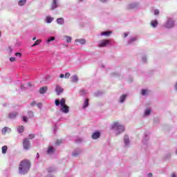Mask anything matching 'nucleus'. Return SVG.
Returning a JSON list of instances; mask_svg holds the SVG:
<instances>
[{
    "label": "nucleus",
    "mask_w": 177,
    "mask_h": 177,
    "mask_svg": "<svg viewBox=\"0 0 177 177\" xmlns=\"http://www.w3.org/2000/svg\"><path fill=\"white\" fill-rule=\"evenodd\" d=\"M35 138V134H30L29 135V138L30 139H34Z\"/></svg>",
    "instance_id": "nucleus-36"
},
{
    "label": "nucleus",
    "mask_w": 177,
    "mask_h": 177,
    "mask_svg": "<svg viewBox=\"0 0 177 177\" xmlns=\"http://www.w3.org/2000/svg\"><path fill=\"white\" fill-rule=\"evenodd\" d=\"M154 15L156 16H157V15H160V10H158V9L154 10Z\"/></svg>",
    "instance_id": "nucleus-34"
},
{
    "label": "nucleus",
    "mask_w": 177,
    "mask_h": 177,
    "mask_svg": "<svg viewBox=\"0 0 177 177\" xmlns=\"http://www.w3.org/2000/svg\"><path fill=\"white\" fill-rule=\"evenodd\" d=\"M30 167H31V163H30V160L27 159L23 160L19 163V173L21 175H26V174H28L30 171Z\"/></svg>",
    "instance_id": "nucleus-1"
},
{
    "label": "nucleus",
    "mask_w": 177,
    "mask_h": 177,
    "mask_svg": "<svg viewBox=\"0 0 177 177\" xmlns=\"http://www.w3.org/2000/svg\"><path fill=\"white\" fill-rule=\"evenodd\" d=\"M142 96H145V95H146L147 93V90H142V92H141Z\"/></svg>",
    "instance_id": "nucleus-33"
},
{
    "label": "nucleus",
    "mask_w": 177,
    "mask_h": 177,
    "mask_svg": "<svg viewBox=\"0 0 177 177\" xmlns=\"http://www.w3.org/2000/svg\"><path fill=\"white\" fill-rule=\"evenodd\" d=\"M73 156L75 157V156H77V153H73Z\"/></svg>",
    "instance_id": "nucleus-50"
},
{
    "label": "nucleus",
    "mask_w": 177,
    "mask_h": 177,
    "mask_svg": "<svg viewBox=\"0 0 177 177\" xmlns=\"http://www.w3.org/2000/svg\"><path fill=\"white\" fill-rule=\"evenodd\" d=\"M15 56H19V57H21V53H16Z\"/></svg>",
    "instance_id": "nucleus-40"
},
{
    "label": "nucleus",
    "mask_w": 177,
    "mask_h": 177,
    "mask_svg": "<svg viewBox=\"0 0 177 177\" xmlns=\"http://www.w3.org/2000/svg\"><path fill=\"white\" fill-rule=\"evenodd\" d=\"M37 156H39V153H37Z\"/></svg>",
    "instance_id": "nucleus-52"
},
{
    "label": "nucleus",
    "mask_w": 177,
    "mask_h": 177,
    "mask_svg": "<svg viewBox=\"0 0 177 177\" xmlns=\"http://www.w3.org/2000/svg\"><path fill=\"white\" fill-rule=\"evenodd\" d=\"M75 42H79L81 45H84L86 43V40L85 39H76Z\"/></svg>",
    "instance_id": "nucleus-15"
},
{
    "label": "nucleus",
    "mask_w": 177,
    "mask_h": 177,
    "mask_svg": "<svg viewBox=\"0 0 177 177\" xmlns=\"http://www.w3.org/2000/svg\"><path fill=\"white\" fill-rule=\"evenodd\" d=\"M59 77H60V78H63L65 76H64V74L62 73V74H60Z\"/></svg>",
    "instance_id": "nucleus-42"
},
{
    "label": "nucleus",
    "mask_w": 177,
    "mask_h": 177,
    "mask_svg": "<svg viewBox=\"0 0 177 177\" xmlns=\"http://www.w3.org/2000/svg\"><path fill=\"white\" fill-rule=\"evenodd\" d=\"M23 147L25 150H28L31 146L28 138H24L22 141Z\"/></svg>",
    "instance_id": "nucleus-3"
},
{
    "label": "nucleus",
    "mask_w": 177,
    "mask_h": 177,
    "mask_svg": "<svg viewBox=\"0 0 177 177\" xmlns=\"http://www.w3.org/2000/svg\"><path fill=\"white\" fill-rule=\"evenodd\" d=\"M47 91H48V86H44L40 88L39 93H41V95H44V93H46Z\"/></svg>",
    "instance_id": "nucleus-11"
},
{
    "label": "nucleus",
    "mask_w": 177,
    "mask_h": 177,
    "mask_svg": "<svg viewBox=\"0 0 177 177\" xmlns=\"http://www.w3.org/2000/svg\"><path fill=\"white\" fill-rule=\"evenodd\" d=\"M110 44V40L108 39H102L100 41L99 47L100 48H104V46H107Z\"/></svg>",
    "instance_id": "nucleus-4"
},
{
    "label": "nucleus",
    "mask_w": 177,
    "mask_h": 177,
    "mask_svg": "<svg viewBox=\"0 0 177 177\" xmlns=\"http://www.w3.org/2000/svg\"><path fill=\"white\" fill-rule=\"evenodd\" d=\"M136 8H138V5L135 3L129 4L127 9V10H131V9H135Z\"/></svg>",
    "instance_id": "nucleus-13"
},
{
    "label": "nucleus",
    "mask_w": 177,
    "mask_h": 177,
    "mask_svg": "<svg viewBox=\"0 0 177 177\" xmlns=\"http://www.w3.org/2000/svg\"><path fill=\"white\" fill-rule=\"evenodd\" d=\"M17 116V113H10L9 115L10 118H16Z\"/></svg>",
    "instance_id": "nucleus-28"
},
{
    "label": "nucleus",
    "mask_w": 177,
    "mask_h": 177,
    "mask_svg": "<svg viewBox=\"0 0 177 177\" xmlns=\"http://www.w3.org/2000/svg\"><path fill=\"white\" fill-rule=\"evenodd\" d=\"M111 34V31H106V32H102L101 35L103 36L104 35L105 37H109Z\"/></svg>",
    "instance_id": "nucleus-21"
},
{
    "label": "nucleus",
    "mask_w": 177,
    "mask_h": 177,
    "mask_svg": "<svg viewBox=\"0 0 177 177\" xmlns=\"http://www.w3.org/2000/svg\"><path fill=\"white\" fill-rule=\"evenodd\" d=\"M70 73H65V78H70Z\"/></svg>",
    "instance_id": "nucleus-37"
},
{
    "label": "nucleus",
    "mask_w": 177,
    "mask_h": 177,
    "mask_svg": "<svg viewBox=\"0 0 177 177\" xmlns=\"http://www.w3.org/2000/svg\"><path fill=\"white\" fill-rule=\"evenodd\" d=\"M11 131L12 130L10 129V128L6 127L3 128L1 130L3 135H6V133H10Z\"/></svg>",
    "instance_id": "nucleus-10"
},
{
    "label": "nucleus",
    "mask_w": 177,
    "mask_h": 177,
    "mask_svg": "<svg viewBox=\"0 0 177 177\" xmlns=\"http://www.w3.org/2000/svg\"><path fill=\"white\" fill-rule=\"evenodd\" d=\"M55 145H56L57 146H58V145H62V140H57Z\"/></svg>",
    "instance_id": "nucleus-38"
},
{
    "label": "nucleus",
    "mask_w": 177,
    "mask_h": 177,
    "mask_svg": "<svg viewBox=\"0 0 177 177\" xmlns=\"http://www.w3.org/2000/svg\"><path fill=\"white\" fill-rule=\"evenodd\" d=\"M41 41H42V40H41V39H37V40L35 42V44H33L32 45V46H37V45H39V44H41Z\"/></svg>",
    "instance_id": "nucleus-25"
},
{
    "label": "nucleus",
    "mask_w": 177,
    "mask_h": 177,
    "mask_svg": "<svg viewBox=\"0 0 177 177\" xmlns=\"http://www.w3.org/2000/svg\"><path fill=\"white\" fill-rule=\"evenodd\" d=\"M151 113V111L150 109H147L145 112V115H149Z\"/></svg>",
    "instance_id": "nucleus-32"
},
{
    "label": "nucleus",
    "mask_w": 177,
    "mask_h": 177,
    "mask_svg": "<svg viewBox=\"0 0 177 177\" xmlns=\"http://www.w3.org/2000/svg\"><path fill=\"white\" fill-rule=\"evenodd\" d=\"M53 171V169H52V168L48 169V172H52Z\"/></svg>",
    "instance_id": "nucleus-45"
},
{
    "label": "nucleus",
    "mask_w": 177,
    "mask_h": 177,
    "mask_svg": "<svg viewBox=\"0 0 177 177\" xmlns=\"http://www.w3.org/2000/svg\"><path fill=\"white\" fill-rule=\"evenodd\" d=\"M151 26L153 28H156L158 26V21L157 20H153L151 21Z\"/></svg>",
    "instance_id": "nucleus-14"
},
{
    "label": "nucleus",
    "mask_w": 177,
    "mask_h": 177,
    "mask_svg": "<svg viewBox=\"0 0 177 177\" xmlns=\"http://www.w3.org/2000/svg\"><path fill=\"white\" fill-rule=\"evenodd\" d=\"M165 27V28H172L174 27V21L171 19H169Z\"/></svg>",
    "instance_id": "nucleus-6"
},
{
    "label": "nucleus",
    "mask_w": 177,
    "mask_h": 177,
    "mask_svg": "<svg viewBox=\"0 0 177 177\" xmlns=\"http://www.w3.org/2000/svg\"><path fill=\"white\" fill-rule=\"evenodd\" d=\"M112 129H116L118 131L116 135H120V133H122L125 131V127L122 124H120L118 122H115L112 124Z\"/></svg>",
    "instance_id": "nucleus-2"
},
{
    "label": "nucleus",
    "mask_w": 177,
    "mask_h": 177,
    "mask_svg": "<svg viewBox=\"0 0 177 177\" xmlns=\"http://www.w3.org/2000/svg\"><path fill=\"white\" fill-rule=\"evenodd\" d=\"M148 176L149 177H153V174H151V173L148 174Z\"/></svg>",
    "instance_id": "nucleus-43"
},
{
    "label": "nucleus",
    "mask_w": 177,
    "mask_h": 177,
    "mask_svg": "<svg viewBox=\"0 0 177 177\" xmlns=\"http://www.w3.org/2000/svg\"><path fill=\"white\" fill-rule=\"evenodd\" d=\"M61 111L64 113V114H68L70 111V107L67 105H64L61 107Z\"/></svg>",
    "instance_id": "nucleus-8"
},
{
    "label": "nucleus",
    "mask_w": 177,
    "mask_h": 177,
    "mask_svg": "<svg viewBox=\"0 0 177 177\" xmlns=\"http://www.w3.org/2000/svg\"><path fill=\"white\" fill-rule=\"evenodd\" d=\"M10 62H16V57H10Z\"/></svg>",
    "instance_id": "nucleus-39"
},
{
    "label": "nucleus",
    "mask_w": 177,
    "mask_h": 177,
    "mask_svg": "<svg viewBox=\"0 0 177 177\" xmlns=\"http://www.w3.org/2000/svg\"><path fill=\"white\" fill-rule=\"evenodd\" d=\"M23 121H24V122H27V117L24 116V117H23Z\"/></svg>",
    "instance_id": "nucleus-41"
},
{
    "label": "nucleus",
    "mask_w": 177,
    "mask_h": 177,
    "mask_svg": "<svg viewBox=\"0 0 177 177\" xmlns=\"http://www.w3.org/2000/svg\"><path fill=\"white\" fill-rule=\"evenodd\" d=\"M3 154H6V152L8 151V147L6 145H4L1 148Z\"/></svg>",
    "instance_id": "nucleus-23"
},
{
    "label": "nucleus",
    "mask_w": 177,
    "mask_h": 177,
    "mask_svg": "<svg viewBox=\"0 0 177 177\" xmlns=\"http://www.w3.org/2000/svg\"><path fill=\"white\" fill-rule=\"evenodd\" d=\"M53 21V18L50 17H46V22L47 23H52Z\"/></svg>",
    "instance_id": "nucleus-29"
},
{
    "label": "nucleus",
    "mask_w": 177,
    "mask_h": 177,
    "mask_svg": "<svg viewBox=\"0 0 177 177\" xmlns=\"http://www.w3.org/2000/svg\"><path fill=\"white\" fill-rule=\"evenodd\" d=\"M18 132H19V133H23V132H24V126L19 127Z\"/></svg>",
    "instance_id": "nucleus-24"
},
{
    "label": "nucleus",
    "mask_w": 177,
    "mask_h": 177,
    "mask_svg": "<svg viewBox=\"0 0 177 177\" xmlns=\"http://www.w3.org/2000/svg\"><path fill=\"white\" fill-rule=\"evenodd\" d=\"M27 2V0H20L19 2H18V5L19 6H24V5H26V3Z\"/></svg>",
    "instance_id": "nucleus-19"
},
{
    "label": "nucleus",
    "mask_w": 177,
    "mask_h": 177,
    "mask_svg": "<svg viewBox=\"0 0 177 177\" xmlns=\"http://www.w3.org/2000/svg\"><path fill=\"white\" fill-rule=\"evenodd\" d=\"M91 137L92 139H99V138H100V132L96 131L93 133Z\"/></svg>",
    "instance_id": "nucleus-12"
},
{
    "label": "nucleus",
    "mask_w": 177,
    "mask_h": 177,
    "mask_svg": "<svg viewBox=\"0 0 177 177\" xmlns=\"http://www.w3.org/2000/svg\"><path fill=\"white\" fill-rule=\"evenodd\" d=\"M125 99H127V95H122L120 97V103H124V102H125Z\"/></svg>",
    "instance_id": "nucleus-22"
},
{
    "label": "nucleus",
    "mask_w": 177,
    "mask_h": 177,
    "mask_svg": "<svg viewBox=\"0 0 177 177\" xmlns=\"http://www.w3.org/2000/svg\"><path fill=\"white\" fill-rule=\"evenodd\" d=\"M35 39H37V37H34L32 38V40H33V41H35Z\"/></svg>",
    "instance_id": "nucleus-48"
},
{
    "label": "nucleus",
    "mask_w": 177,
    "mask_h": 177,
    "mask_svg": "<svg viewBox=\"0 0 177 177\" xmlns=\"http://www.w3.org/2000/svg\"><path fill=\"white\" fill-rule=\"evenodd\" d=\"M88 106H89V99H86L83 105V109H86Z\"/></svg>",
    "instance_id": "nucleus-18"
},
{
    "label": "nucleus",
    "mask_w": 177,
    "mask_h": 177,
    "mask_svg": "<svg viewBox=\"0 0 177 177\" xmlns=\"http://www.w3.org/2000/svg\"><path fill=\"white\" fill-rule=\"evenodd\" d=\"M1 35H2V32L0 31V37H1Z\"/></svg>",
    "instance_id": "nucleus-51"
},
{
    "label": "nucleus",
    "mask_w": 177,
    "mask_h": 177,
    "mask_svg": "<svg viewBox=\"0 0 177 177\" xmlns=\"http://www.w3.org/2000/svg\"><path fill=\"white\" fill-rule=\"evenodd\" d=\"M57 6V0H53V3L50 6V10H55Z\"/></svg>",
    "instance_id": "nucleus-9"
},
{
    "label": "nucleus",
    "mask_w": 177,
    "mask_h": 177,
    "mask_svg": "<svg viewBox=\"0 0 177 177\" xmlns=\"http://www.w3.org/2000/svg\"><path fill=\"white\" fill-rule=\"evenodd\" d=\"M124 142L125 145H129V137H128V136H124Z\"/></svg>",
    "instance_id": "nucleus-20"
},
{
    "label": "nucleus",
    "mask_w": 177,
    "mask_h": 177,
    "mask_svg": "<svg viewBox=\"0 0 177 177\" xmlns=\"http://www.w3.org/2000/svg\"><path fill=\"white\" fill-rule=\"evenodd\" d=\"M107 0H100L101 2H106Z\"/></svg>",
    "instance_id": "nucleus-49"
},
{
    "label": "nucleus",
    "mask_w": 177,
    "mask_h": 177,
    "mask_svg": "<svg viewBox=\"0 0 177 177\" xmlns=\"http://www.w3.org/2000/svg\"><path fill=\"white\" fill-rule=\"evenodd\" d=\"M61 105V106H66V99L62 98L59 101V100H55V106Z\"/></svg>",
    "instance_id": "nucleus-5"
},
{
    "label": "nucleus",
    "mask_w": 177,
    "mask_h": 177,
    "mask_svg": "<svg viewBox=\"0 0 177 177\" xmlns=\"http://www.w3.org/2000/svg\"><path fill=\"white\" fill-rule=\"evenodd\" d=\"M52 41H55V37H51L47 39V44L52 42Z\"/></svg>",
    "instance_id": "nucleus-30"
},
{
    "label": "nucleus",
    "mask_w": 177,
    "mask_h": 177,
    "mask_svg": "<svg viewBox=\"0 0 177 177\" xmlns=\"http://www.w3.org/2000/svg\"><path fill=\"white\" fill-rule=\"evenodd\" d=\"M136 41V37H133L130 39V41H129V44H132V42H135Z\"/></svg>",
    "instance_id": "nucleus-31"
},
{
    "label": "nucleus",
    "mask_w": 177,
    "mask_h": 177,
    "mask_svg": "<svg viewBox=\"0 0 177 177\" xmlns=\"http://www.w3.org/2000/svg\"><path fill=\"white\" fill-rule=\"evenodd\" d=\"M31 106H35V102H32V103H30Z\"/></svg>",
    "instance_id": "nucleus-44"
},
{
    "label": "nucleus",
    "mask_w": 177,
    "mask_h": 177,
    "mask_svg": "<svg viewBox=\"0 0 177 177\" xmlns=\"http://www.w3.org/2000/svg\"><path fill=\"white\" fill-rule=\"evenodd\" d=\"M28 115L29 118H32V117H34V112L29 111L28 112Z\"/></svg>",
    "instance_id": "nucleus-26"
},
{
    "label": "nucleus",
    "mask_w": 177,
    "mask_h": 177,
    "mask_svg": "<svg viewBox=\"0 0 177 177\" xmlns=\"http://www.w3.org/2000/svg\"><path fill=\"white\" fill-rule=\"evenodd\" d=\"M55 92L57 93V95H62V93H63V92H64V89L63 88H62V86H59V85H56L55 86Z\"/></svg>",
    "instance_id": "nucleus-7"
},
{
    "label": "nucleus",
    "mask_w": 177,
    "mask_h": 177,
    "mask_svg": "<svg viewBox=\"0 0 177 177\" xmlns=\"http://www.w3.org/2000/svg\"><path fill=\"white\" fill-rule=\"evenodd\" d=\"M57 22L58 24H60L61 26H63L64 24V19L63 18H58L57 19Z\"/></svg>",
    "instance_id": "nucleus-16"
},
{
    "label": "nucleus",
    "mask_w": 177,
    "mask_h": 177,
    "mask_svg": "<svg viewBox=\"0 0 177 177\" xmlns=\"http://www.w3.org/2000/svg\"><path fill=\"white\" fill-rule=\"evenodd\" d=\"M171 177H176V175H175V174H172Z\"/></svg>",
    "instance_id": "nucleus-47"
},
{
    "label": "nucleus",
    "mask_w": 177,
    "mask_h": 177,
    "mask_svg": "<svg viewBox=\"0 0 177 177\" xmlns=\"http://www.w3.org/2000/svg\"><path fill=\"white\" fill-rule=\"evenodd\" d=\"M72 80V82H78V76L77 75H75L73 76H72L71 77Z\"/></svg>",
    "instance_id": "nucleus-17"
},
{
    "label": "nucleus",
    "mask_w": 177,
    "mask_h": 177,
    "mask_svg": "<svg viewBox=\"0 0 177 177\" xmlns=\"http://www.w3.org/2000/svg\"><path fill=\"white\" fill-rule=\"evenodd\" d=\"M66 41L71 42V37L69 36H66Z\"/></svg>",
    "instance_id": "nucleus-35"
},
{
    "label": "nucleus",
    "mask_w": 177,
    "mask_h": 177,
    "mask_svg": "<svg viewBox=\"0 0 177 177\" xmlns=\"http://www.w3.org/2000/svg\"><path fill=\"white\" fill-rule=\"evenodd\" d=\"M124 38H127V37H128V34L127 33H124Z\"/></svg>",
    "instance_id": "nucleus-46"
},
{
    "label": "nucleus",
    "mask_w": 177,
    "mask_h": 177,
    "mask_svg": "<svg viewBox=\"0 0 177 177\" xmlns=\"http://www.w3.org/2000/svg\"><path fill=\"white\" fill-rule=\"evenodd\" d=\"M47 153L48 154H52V153H53V147H49Z\"/></svg>",
    "instance_id": "nucleus-27"
}]
</instances>
